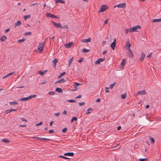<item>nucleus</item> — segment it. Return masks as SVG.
I'll return each instance as SVG.
<instances>
[{
  "mask_svg": "<svg viewBox=\"0 0 161 161\" xmlns=\"http://www.w3.org/2000/svg\"><path fill=\"white\" fill-rule=\"evenodd\" d=\"M10 30L9 28H8L7 29L5 30V32L7 33Z\"/></svg>",
  "mask_w": 161,
  "mask_h": 161,
  "instance_id": "13d9d810",
  "label": "nucleus"
},
{
  "mask_svg": "<svg viewBox=\"0 0 161 161\" xmlns=\"http://www.w3.org/2000/svg\"><path fill=\"white\" fill-rule=\"evenodd\" d=\"M36 96V95H31L29 96L28 97V98L29 99V100L31 99L32 98H33L34 97H35Z\"/></svg>",
  "mask_w": 161,
  "mask_h": 161,
  "instance_id": "f704fd0d",
  "label": "nucleus"
},
{
  "mask_svg": "<svg viewBox=\"0 0 161 161\" xmlns=\"http://www.w3.org/2000/svg\"><path fill=\"white\" fill-rule=\"evenodd\" d=\"M29 100V99L28 98V97H24L22 98H21L20 99H19L18 100L19 101H27Z\"/></svg>",
  "mask_w": 161,
  "mask_h": 161,
  "instance_id": "412c9836",
  "label": "nucleus"
},
{
  "mask_svg": "<svg viewBox=\"0 0 161 161\" xmlns=\"http://www.w3.org/2000/svg\"><path fill=\"white\" fill-rule=\"evenodd\" d=\"M51 23L56 28H61V25L60 23H56L53 21H52Z\"/></svg>",
  "mask_w": 161,
  "mask_h": 161,
  "instance_id": "423d86ee",
  "label": "nucleus"
},
{
  "mask_svg": "<svg viewBox=\"0 0 161 161\" xmlns=\"http://www.w3.org/2000/svg\"><path fill=\"white\" fill-rule=\"evenodd\" d=\"M17 109H8L6 110L5 111L6 114H8V113H10L13 111H15L17 110Z\"/></svg>",
  "mask_w": 161,
  "mask_h": 161,
  "instance_id": "f8f14e48",
  "label": "nucleus"
},
{
  "mask_svg": "<svg viewBox=\"0 0 161 161\" xmlns=\"http://www.w3.org/2000/svg\"><path fill=\"white\" fill-rule=\"evenodd\" d=\"M126 7V3H123L120 4H119L115 6L114 8H115L116 7H117L119 8H125Z\"/></svg>",
  "mask_w": 161,
  "mask_h": 161,
  "instance_id": "7ed1b4c3",
  "label": "nucleus"
},
{
  "mask_svg": "<svg viewBox=\"0 0 161 161\" xmlns=\"http://www.w3.org/2000/svg\"><path fill=\"white\" fill-rule=\"evenodd\" d=\"M25 36L31 35H32V32H27L24 34Z\"/></svg>",
  "mask_w": 161,
  "mask_h": 161,
  "instance_id": "e433bc0d",
  "label": "nucleus"
},
{
  "mask_svg": "<svg viewBox=\"0 0 161 161\" xmlns=\"http://www.w3.org/2000/svg\"><path fill=\"white\" fill-rule=\"evenodd\" d=\"M48 94H49V95H54L55 94V93L54 92H48Z\"/></svg>",
  "mask_w": 161,
  "mask_h": 161,
  "instance_id": "c03bdc74",
  "label": "nucleus"
},
{
  "mask_svg": "<svg viewBox=\"0 0 161 161\" xmlns=\"http://www.w3.org/2000/svg\"><path fill=\"white\" fill-rule=\"evenodd\" d=\"M61 29H68V27L67 25H65L63 26H61Z\"/></svg>",
  "mask_w": 161,
  "mask_h": 161,
  "instance_id": "4c0bfd02",
  "label": "nucleus"
},
{
  "mask_svg": "<svg viewBox=\"0 0 161 161\" xmlns=\"http://www.w3.org/2000/svg\"><path fill=\"white\" fill-rule=\"evenodd\" d=\"M131 46V44L130 42H127L126 43L125 45V47H127L128 48H129V47H130Z\"/></svg>",
  "mask_w": 161,
  "mask_h": 161,
  "instance_id": "72a5a7b5",
  "label": "nucleus"
},
{
  "mask_svg": "<svg viewBox=\"0 0 161 161\" xmlns=\"http://www.w3.org/2000/svg\"><path fill=\"white\" fill-rule=\"evenodd\" d=\"M126 97V93H125L121 95V98L123 99H125Z\"/></svg>",
  "mask_w": 161,
  "mask_h": 161,
  "instance_id": "bb28decb",
  "label": "nucleus"
},
{
  "mask_svg": "<svg viewBox=\"0 0 161 161\" xmlns=\"http://www.w3.org/2000/svg\"><path fill=\"white\" fill-rule=\"evenodd\" d=\"M141 28V27L139 25H136L134 27H133L131 28V30H132V32H138V31L137 30V29H140Z\"/></svg>",
  "mask_w": 161,
  "mask_h": 161,
  "instance_id": "20e7f679",
  "label": "nucleus"
},
{
  "mask_svg": "<svg viewBox=\"0 0 161 161\" xmlns=\"http://www.w3.org/2000/svg\"><path fill=\"white\" fill-rule=\"evenodd\" d=\"M74 44V43L73 42H69L68 44H65L64 45V46L66 48H69L71 47L72 45Z\"/></svg>",
  "mask_w": 161,
  "mask_h": 161,
  "instance_id": "1a4fd4ad",
  "label": "nucleus"
},
{
  "mask_svg": "<svg viewBox=\"0 0 161 161\" xmlns=\"http://www.w3.org/2000/svg\"><path fill=\"white\" fill-rule=\"evenodd\" d=\"M74 59L73 57L71 58L69 61V67L70 66V64Z\"/></svg>",
  "mask_w": 161,
  "mask_h": 161,
  "instance_id": "473e14b6",
  "label": "nucleus"
},
{
  "mask_svg": "<svg viewBox=\"0 0 161 161\" xmlns=\"http://www.w3.org/2000/svg\"><path fill=\"white\" fill-rule=\"evenodd\" d=\"M125 32L126 34H127L128 32H132V30H131V28L126 29L125 30Z\"/></svg>",
  "mask_w": 161,
  "mask_h": 161,
  "instance_id": "5701e85b",
  "label": "nucleus"
},
{
  "mask_svg": "<svg viewBox=\"0 0 161 161\" xmlns=\"http://www.w3.org/2000/svg\"><path fill=\"white\" fill-rule=\"evenodd\" d=\"M149 137L150 138V140L151 141V142L152 143H154L155 142V140H154L153 138H152L151 137V136H149Z\"/></svg>",
  "mask_w": 161,
  "mask_h": 161,
  "instance_id": "c9c22d12",
  "label": "nucleus"
},
{
  "mask_svg": "<svg viewBox=\"0 0 161 161\" xmlns=\"http://www.w3.org/2000/svg\"><path fill=\"white\" fill-rule=\"evenodd\" d=\"M85 103H84V102L79 103V104L80 106H82L83 105H85Z\"/></svg>",
  "mask_w": 161,
  "mask_h": 161,
  "instance_id": "09e8293b",
  "label": "nucleus"
},
{
  "mask_svg": "<svg viewBox=\"0 0 161 161\" xmlns=\"http://www.w3.org/2000/svg\"><path fill=\"white\" fill-rule=\"evenodd\" d=\"M55 2L56 3H59L63 4L65 3V2L63 0H55Z\"/></svg>",
  "mask_w": 161,
  "mask_h": 161,
  "instance_id": "6ab92c4d",
  "label": "nucleus"
},
{
  "mask_svg": "<svg viewBox=\"0 0 161 161\" xmlns=\"http://www.w3.org/2000/svg\"><path fill=\"white\" fill-rule=\"evenodd\" d=\"M45 43V42H44L42 43H40L38 46V49L41 52L43 51L44 48V45Z\"/></svg>",
  "mask_w": 161,
  "mask_h": 161,
  "instance_id": "f03ea898",
  "label": "nucleus"
},
{
  "mask_svg": "<svg viewBox=\"0 0 161 161\" xmlns=\"http://www.w3.org/2000/svg\"><path fill=\"white\" fill-rule=\"evenodd\" d=\"M87 111H93L92 108H89L87 109Z\"/></svg>",
  "mask_w": 161,
  "mask_h": 161,
  "instance_id": "680f3d73",
  "label": "nucleus"
},
{
  "mask_svg": "<svg viewBox=\"0 0 161 161\" xmlns=\"http://www.w3.org/2000/svg\"><path fill=\"white\" fill-rule=\"evenodd\" d=\"M108 19H107L105 21L104 25L108 23Z\"/></svg>",
  "mask_w": 161,
  "mask_h": 161,
  "instance_id": "e2e57ef3",
  "label": "nucleus"
},
{
  "mask_svg": "<svg viewBox=\"0 0 161 161\" xmlns=\"http://www.w3.org/2000/svg\"><path fill=\"white\" fill-rule=\"evenodd\" d=\"M47 71V70H44L43 71L41 70L39 71V74L41 75H43Z\"/></svg>",
  "mask_w": 161,
  "mask_h": 161,
  "instance_id": "2eb2a0df",
  "label": "nucleus"
},
{
  "mask_svg": "<svg viewBox=\"0 0 161 161\" xmlns=\"http://www.w3.org/2000/svg\"><path fill=\"white\" fill-rule=\"evenodd\" d=\"M90 51V49H87L86 48H83L82 50V53L88 52Z\"/></svg>",
  "mask_w": 161,
  "mask_h": 161,
  "instance_id": "cd10ccee",
  "label": "nucleus"
},
{
  "mask_svg": "<svg viewBox=\"0 0 161 161\" xmlns=\"http://www.w3.org/2000/svg\"><path fill=\"white\" fill-rule=\"evenodd\" d=\"M74 155V153L73 152H69L64 154V156H73Z\"/></svg>",
  "mask_w": 161,
  "mask_h": 161,
  "instance_id": "9d476101",
  "label": "nucleus"
},
{
  "mask_svg": "<svg viewBox=\"0 0 161 161\" xmlns=\"http://www.w3.org/2000/svg\"><path fill=\"white\" fill-rule=\"evenodd\" d=\"M128 55L129 57L131 58H132L133 57V54L132 52H131V53L129 52L128 53Z\"/></svg>",
  "mask_w": 161,
  "mask_h": 161,
  "instance_id": "a19ab883",
  "label": "nucleus"
},
{
  "mask_svg": "<svg viewBox=\"0 0 161 161\" xmlns=\"http://www.w3.org/2000/svg\"><path fill=\"white\" fill-rule=\"evenodd\" d=\"M146 93L145 90H143L142 91H140L137 92L136 95H142L144 94H146Z\"/></svg>",
  "mask_w": 161,
  "mask_h": 161,
  "instance_id": "6e6552de",
  "label": "nucleus"
},
{
  "mask_svg": "<svg viewBox=\"0 0 161 161\" xmlns=\"http://www.w3.org/2000/svg\"><path fill=\"white\" fill-rule=\"evenodd\" d=\"M25 40V39H24L23 38L22 39H20V40H19L18 42V43H21V42H24Z\"/></svg>",
  "mask_w": 161,
  "mask_h": 161,
  "instance_id": "ea45409f",
  "label": "nucleus"
},
{
  "mask_svg": "<svg viewBox=\"0 0 161 161\" xmlns=\"http://www.w3.org/2000/svg\"><path fill=\"white\" fill-rule=\"evenodd\" d=\"M120 145L119 144H118L116 145L115 146H114L113 148H116L119 145Z\"/></svg>",
  "mask_w": 161,
  "mask_h": 161,
  "instance_id": "6e6d98bb",
  "label": "nucleus"
},
{
  "mask_svg": "<svg viewBox=\"0 0 161 161\" xmlns=\"http://www.w3.org/2000/svg\"><path fill=\"white\" fill-rule=\"evenodd\" d=\"M2 142L5 143H8L10 142V141L7 139H2Z\"/></svg>",
  "mask_w": 161,
  "mask_h": 161,
  "instance_id": "393cba45",
  "label": "nucleus"
},
{
  "mask_svg": "<svg viewBox=\"0 0 161 161\" xmlns=\"http://www.w3.org/2000/svg\"><path fill=\"white\" fill-rule=\"evenodd\" d=\"M24 17L25 20H26L27 19L30 18L31 17V15L29 14L28 15H25Z\"/></svg>",
  "mask_w": 161,
  "mask_h": 161,
  "instance_id": "7c9ffc66",
  "label": "nucleus"
},
{
  "mask_svg": "<svg viewBox=\"0 0 161 161\" xmlns=\"http://www.w3.org/2000/svg\"><path fill=\"white\" fill-rule=\"evenodd\" d=\"M100 101H101V99H100V98H97V99L96 100V102H100Z\"/></svg>",
  "mask_w": 161,
  "mask_h": 161,
  "instance_id": "0e129e2a",
  "label": "nucleus"
},
{
  "mask_svg": "<svg viewBox=\"0 0 161 161\" xmlns=\"http://www.w3.org/2000/svg\"><path fill=\"white\" fill-rule=\"evenodd\" d=\"M145 54L143 52H142L141 53V58L140 59V60H141V61H143L145 58Z\"/></svg>",
  "mask_w": 161,
  "mask_h": 161,
  "instance_id": "f3484780",
  "label": "nucleus"
},
{
  "mask_svg": "<svg viewBox=\"0 0 161 161\" xmlns=\"http://www.w3.org/2000/svg\"><path fill=\"white\" fill-rule=\"evenodd\" d=\"M7 39V37L4 35H3L0 37V40H1L3 42L5 41Z\"/></svg>",
  "mask_w": 161,
  "mask_h": 161,
  "instance_id": "dca6fc26",
  "label": "nucleus"
},
{
  "mask_svg": "<svg viewBox=\"0 0 161 161\" xmlns=\"http://www.w3.org/2000/svg\"><path fill=\"white\" fill-rule=\"evenodd\" d=\"M15 73V72L14 71V72H11L9 74H8V76H9L11 75H12L13 74H14Z\"/></svg>",
  "mask_w": 161,
  "mask_h": 161,
  "instance_id": "864d4df0",
  "label": "nucleus"
},
{
  "mask_svg": "<svg viewBox=\"0 0 161 161\" xmlns=\"http://www.w3.org/2000/svg\"><path fill=\"white\" fill-rule=\"evenodd\" d=\"M105 60V58H99L97 61L95 62V64H100V63L101 62L104 61Z\"/></svg>",
  "mask_w": 161,
  "mask_h": 161,
  "instance_id": "0eeeda50",
  "label": "nucleus"
},
{
  "mask_svg": "<svg viewBox=\"0 0 161 161\" xmlns=\"http://www.w3.org/2000/svg\"><path fill=\"white\" fill-rule=\"evenodd\" d=\"M66 74V72H63L61 73L59 75L57 78L58 79H60L62 76Z\"/></svg>",
  "mask_w": 161,
  "mask_h": 161,
  "instance_id": "b1692460",
  "label": "nucleus"
},
{
  "mask_svg": "<svg viewBox=\"0 0 161 161\" xmlns=\"http://www.w3.org/2000/svg\"><path fill=\"white\" fill-rule=\"evenodd\" d=\"M75 85V86H76V87H77L78 86H79V85H82V84L79 83H77L75 82L74 83V85Z\"/></svg>",
  "mask_w": 161,
  "mask_h": 161,
  "instance_id": "49530a36",
  "label": "nucleus"
},
{
  "mask_svg": "<svg viewBox=\"0 0 161 161\" xmlns=\"http://www.w3.org/2000/svg\"><path fill=\"white\" fill-rule=\"evenodd\" d=\"M67 129L66 128H64L62 130V131L63 133H65L67 131Z\"/></svg>",
  "mask_w": 161,
  "mask_h": 161,
  "instance_id": "a18cd8bd",
  "label": "nucleus"
},
{
  "mask_svg": "<svg viewBox=\"0 0 161 161\" xmlns=\"http://www.w3.org/2000/svg\"><path fill=\"white\" fill-rule=\"evenodd\" d=\"M53 123V121H51L50 122L49 125L50 126H52V125Z\"/></svg>",
  "mask_w": 161,
  "mask_h": 161,
  "instance_id": "bf43d9fd",
  "label": "nucleus"
},
{
  "mask_svg": "<svg viewBox=\"0 0 161 161\" xmlns=\"http://www.w3.org/2000/svg\"><path fill=\"white\" fill-rule=\"evenodd\" d=\"M21 119L22 121L27 122V120H26V119L24 118H21Z\"/></svg>",
  "mask_w": 161,
  "mask_h": 161,
  "instance_id": "5fc2aeb1",
  "label": "nucleus"
},
{
  "mask_svg": "<svg viewBox=\"0 0 161 161\" xmlns=\"http://www.w3.org/2000/svg\"><path fill=\"white\" fill-rule=\"evenodd\" d=\"M66 81V80H65L64 79L62 78L61 79L57 81L55 83V84H56V83H61L63 82H65Z\"/></svg>",
  "mask_w": 161,
  "mask_h": 161,
  "instance_id": "ddd939ff",
  "label": "nucleus"
},
{
  "mask_svg": "<svg viewBox=\"0 0 161 161\" xmlns=\"http://www.w3.org/2000/svg\"><path fill=\"white\" fill-rule=\"evenodd\" d=\"M83 60V59L82 58H81L78 61V62L79 63H80L82 62Z\"/></svg>",
  "mask_w": 161,
  "mask_h": 161,
  "instance_id": "3c124183",
  "label": "nucleus"
},
{
  "mask_svg": "<svg viewBox=\"0 0 161 161\" xmlns=\"http://www.w3.org/2000/svg\"><path fill=\"white\" fill-rule=\"evenodd\" d=\"M53 14L50 13H48L46 14V17H53Z\"/></svg>",
  "mask_w": 161,
  "mask_h": 161,
  "instance_id": "c85d7f7f",
  "label": "nucleus"
},
{
  "mask_svg": "<svg viewBox=\"0 0 161 161\" xmlns=\"http://www.w3.org/2000/svg\"><path fill=\"white\" fill-rule=\"evenodd\" d=\"M58 62V59L57 58H55L54 59H53V65H54V66L55 67V66H56V64Z\"/></svg>",
  "mask_w": 161,
  "mask_h": 161,
  "instance_id": "4be33fe9",
  "label": "nucleus"
},
{
  "mask_svg": "<svg viewBox=\"0 0 161 161\" xmlns=\"http://www.w3.org/2000/svg\"><path fill=\"white\" fill-rule=\"evenodd\" d=\"M108 8V6L107 5H103L101 6L100 9L99 10V13L103 12L105 11Z\"/></svg>",
  "mask_w": 161,
  "mask_h": 161,
  "instance_id": "f257e3e1",
  "label": "nucleus"
},
{
  "mask_svg": "<svg viewBox=\"0 0 161 161\" xmlns=\"http://www.w3.org/2000/svg\"><path fill=\"white\" fill-rule=\"evenodd\" d=\"M58 157L64 159H69V158H68L67 157H64L62 155H59L58 156Z\"/></svg>",
  "mask_w": 161,
  "mask_h": 161,
  "instance_id": "58836bf2",
  "label": "nucleus"
},
{
  "mask_svg": "<svg viewBox=\"0 0 161 161\" xmlns=\"http://www.w3.org/2000/svg\"><path fill=\"white\" fill-rule=\"evenodd\" d=\"M91 37H89L88 39L82 40L81 41L82 42H91Z\"/></svg>",
  "mask_w": 161,
  "mask_h": 161,
  "instance_id": "9b49d317",
  "label": "nucleus"
},
{
  "mask_svg": "<svg viewBox=\"0 0 161 161\" xmlns=\"http://www.w3.org/2000/svg\"><path fill=\"white\" fill-rule=\"evenodd\" d=\"M43 123L42 121H41L39 123L36 124L35 125L36 126H38L42 125L43 124Z\"/></svg>",
  "mask_w": 161,
  "mask_h": 161,
  "instance_id": "de8ad7c7",
  "label": "nucleus"
},
{
  "mask_svg": "<svg viewBox=\"0 0 161 161\" xmlns=\"http://www.w3.org/2000/svg\"><path fill=\"white\" fill-rule=\"evenodd\" d=\"M161 21V19H155L153 20V22H159Z\"/></svg>",
  "mask_w": 161,
  "mask_h": 161,
  "instance_id": "a878e982",
  "label": "nucleus"
},
{
  "mask_svg": "<svg viewBox=\"0 0 161 161\" xmlns=\"http://www.w3.org/2000/svg\"><path fill=\"white\" fill-rule=\"evenodd\" d=\"M107 52V50H105V51H104L103 52V55L105 54Z\"/></svg>",
  "mask_w": 161,
  "mask_h": 161,
  "instance_id": "052dcab7",
  "label": "nucleus"
},
{
  "mask_svg": "<svg viewBox=\"0 0 161 161\" xmlns=\"http://www.w3.org/2000/svg\"><path fill=\"white\" fill-rule=\"evenodd\" d=\"M126 63V59L124 58L122 60V62L121 63L120 65L122 66L123 67L125 65Z\"/></svg>",
  "mask_w": 161,
  "mask_h": 161,
  "instance_id": "4468645a",
  "label": "nucleus"
},
{
  "mask_svg": "<svg viewBox=\"0 0 161 161\" xmlns=\"http://www.w3.org/2000/svg\"><path fill=\"white\" fill-rule=\"evenodd\" d=\"M77 118L75 117H73L72 118V119L71 120V123H72L74 121H77Z\"/></svg>",
  "mask_w": 161,
  "mask_h": 161,
  "instance_id": "2f4dec72",
  "label": "nucleus"
},
{
  "mask_svg": "<svg viewBox=\"0 0 161 161\" xmlns=\"http://www.w3.org/2000/svg\"><path fill=\"white\" fill-rule=\"evenodd\" d=\"M18 103V102L16 101L9 102L10 105H17Z\"/></svg>",
  "mask_w": 161,
  "mask_h": 161,
  "instance_id": "aec40b11",
  "label": "nucleus"
},
{
  "mask_svg": "<svg viewBox=\"0 0 161 161\" xmlns=\"http://www.w3.org/2000/svg\"><path fill=\"white\" fill-rule=\"evenodd\" d=\"M54 130H49L48 131V133H49V134H51L52 133H54Z\"/></svg>",
  "mask_w": 161,
  "mask_h": 161,
  "instance_id": "8fccbe9b",
  "label": "nucleus"
},
{
  "mask_svg": "<svg viewBox=\"0 0 161 161\" xmlns=\"http://www.w3.org/2000/svg\"><path fill=\"white\" fill-rule=\"evenodd\" d=\"M21 24V22L20 21H18L16 23H15V26L16 27V26H19Z\"/></svg>",
  "mask_w": 161,
  "mask_h": 161,
  "instance_id": "c756f323",
  "label": "nucleus"
},
{
  "mask_svg": "<svg viewBox=\"0 0 161 161\" xmlns=\"http://www.w3.org/2000/svg\"><path fill=\"white\" fill-rule=\"evenodd\" d=\"M47 83V81H44L42 82L41 83H40V84L43 85V84L46 83Z\"/></svg>",
  "mask_w": 161,
  "mask_h": 161,
  "instance_id": "338daca9",
  "label": "nucleus"
},
{
  "mask_svg": "<svg viewBox=\"0 0 161 161\" xmlns=\"http://www.w3.org/2000/svg\"><path fill=\"white\" fill-rule=\"evenodd\" d=\"M114 86L113 85V84L110 85V87L111 89H112Z\"/></svg>",
  "mask_w": 161,
  "mask_h": 161,
  "instance_id": "774afa93",
  "label": "nucleus"
},
{
  "mask_svg": "<svg viewBox=\"0 0 161 161\" xmlns=\"http://www.w3.org/2000/svg\"><path fill=\"white\" fill-rule=\"evenodd\" d=\"M67 101L68 102H69L70 103H73V102L76 103V101L75 100H73V99L68 100Z\"/></svg>",
  "mask_w": 161,
  "mask_h": 161,
  "instance_id": "37998d69",
  "label": "nucleus"
},
{
  "mask_svg": "<svg viewBox=\"0 0 161 161\" xmlns=\"http://www.w3.org/2000/svg\"><path fill=\"white\" fill-rule=\"evenodd\" d=\"M116 39H114V40L113 42L111 43L110 44V47H111V48L113 50H114L115 49V48L116 46Z\"/></svg>",
  "mask_w": 161,
  "mask_h": 161,
  "instance_id": "39448f33",
  "label": "nucleus"
},
{
  "mask_svg": "<svg viewBox=\"0 0 161 161\" xmlns=\"http://www.w3.org/2000/svg\"><path fill=\"white\" fill-rule=\"evenodd\" d=\"M147 158H140L139 159V161H147Z\"/></svg>",
  "mask_w": 161,
  "mask_h": 161,
  "instance_id": "79ce46f5",
  "label": "nucleus"
},
{
  "mask_svg": "<svg viewBox=\"0 0 161 161\" xmlns=\"http://www.w3.org/2000/svg\"><path fill=\"white\" fill-rule=\"evenodd\" d=\"M82 97V95H79L78 96L75 97V99L80 98Z\"/></svg>",
  "mask_w": 161,
  "mask_h": 161,
  "instance_id": "4d7b16f0",
  "label": "nucleus"
},
{
  "mask_svg": "<svg viewBox=\"0 0 161 161\" xmlns=\"http://www.w3.org/2000/svg\"><path fill=\"white\" fill-rule=\"evenodd\" d=\"M56 91L59 93H62L63 92V90L59 87H57L56 89Z\"/></svg>",
  "mask_w": 161,
  "mask_h": 161,
  "instance_id": "a211bd4d",
  "label": "nucleus"
},
{
  "mask_svg": "<svg viewBox=\"0 0 161 161\" xmlns=\"http://www.w3.org/2000/svg\"><path fill=\"white\" fill-rule=\"evenodd\" d=\"M74 86L75 87V89L74 90H73V91H75L77 90H78V89H79V88H78L77 87H76V86L75 85H74Z\"/></svg>",
  "mask_w": 161,
  "mask_h": 161,
  "instance_id": "603ef678",
  "label": "nucleus"
},
{
  "mask_svg": "<svg viewBox=\"0 0 161 161\" xmlns=\"http://www.w3.org/2000/svg\"><path fill=\"white\" fill-rule=\"evenodd\" d=\"M60 114L59 113H55L54 114V115H56L57 116H58L60 115Z\"/></svg>",
  "mask_w": 161,
  "mask_h": 161,
  "instance_id": "69168bd1",
  "label": "nucleus"
}]
</instances>
